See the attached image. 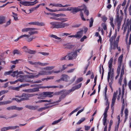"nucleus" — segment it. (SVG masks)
<instances>
[{"label":"nucleus","mask_w":131,"mask_h":131,"mask_svg":"<svg viewBox=\"0 0 131 131\" xmlns=\"http://www.w3.org/2000/svg\"><path fill=\"white\" fill-rule=\"evenodd\" d=\"M39 7V5H37L36 7L30 9H29V10L30 11V13H32L33 11L36 10Z\"/></svg>","instance_id":"f704fd0d"},{"label":"nucleus","mask_w":131,"mask_h":131,"mask_svg":"<svg viewBox=\"0 0 131 131\" xmlns=\"http://www.w3.org/2000/svg\"><path fill=\"white\" fill-rule=\"evenodd\" d=\"M12 74H11V76L14 77L16 76H17L19 74H21L22 73V72H18V71H16L12 72Z\"/></svg>","instance_id":"b1692460"},{"label":"nucleus","mask_w":131,"mask_h":131,"mask_svg":"<svg viewBox=\"0 0 131 131\" xmlns=\"http://www.w3.org/2000/svg\"><path fill=\"white\" fill-rule=\"evenodd\" d=\"M93 19L92 18H91L90 19V27H91L93 25Z\"/></svg>","instance_id":"8fccbe9b"},{"label":"nucleus","mask_w":131,"mask_h":131,"mask_svg":"<svg viewBox=\"0 0 131 131\" xmlns=\"http://www.w3.org/2000/svg\"><path fill=\"white\" fill-rule=\"evenodd\" d=\"M73 91H74L72 88L71 89L67 91L64 90L62 91H64V94L61 95L60 99L61 98H64L67 95L69 94L71 92Z\"/></svg>","instance_id":"4468645a"},{"label":"nucleus","mask_w":131,"mask_h":131,"mask_svg":"<svg viewBox=\"0 0 131 131\" xmlns=\"http://www.w3.org/2000/svg\"><path fill=\"white\" fill-rule=\"evenodd\" d=\"M117 119H118V123L117 124V127H116L115 129V131H116V130L117 131L118 129V128L119 125L120 123L121 122L120 119V117L119 115H118L117 116Z\"/></svg>","instance_id":"2f4dec72"},{"label":"nucleus","mask_w":131,"mask_h":131,"mask_svg":"<svg viewBox=\"0 0 131 131\" xmlns=\"http://www.w3.org/2000/svg\"><path fill=\"white\" fill-rule=\"evenodd\" d=\"M38 95L37 94H29L27 93H23L21 96H16V97L21 98L22 100H26L28 99L29 97H32L34 96Z\"/></svg>","instance_id":"39448f33"},{"label":"nucleus","mask_w":131,"mask_h":131,"mask_svg":"<svg viewBox=\"0 0 131 131\" xmlns=\"http://www.w3.org/2000/svg\"><path fill=\"white\" fill-rule=\"evenodd\" d=\"M12 14L13 15V16L14 17V19H15V20H18V17H17V14L16 13H14V12L12 13Z\"/></svg>","instance_id":"a19ab883"},{"label":"nucleus","mask_w":131,"mask_h":131,"mask_svg":"<svg viewBox=\"0 0 131 131\" xmlns=\"http://www.w3.org/2000/svg\"><path fill=\"white\" fill-rule=\"evenodd\" d=\"M125 67L124 64L122 65V68L121 70V73L120 75V78L119 80V83L120 85H121L123 79V75L124 74V69Z\"/></svg>","instance_id":"9d476101"},{"label":"nucleus","mask_w":131,"mask_h":131,"mask_svg":"<svg viewBox=\"0 0 131 131\" xmlns=\"http://www.w3.org/2000/svg\"><path fill=\"white\" fill-rule=\"evenodd\" d=\"M46 71L45 68L42 69L36 75V77L38 78L40 75H46Z\"/></svg>","instance_id":"dca6fc26"},{"label":"nucleus","mask_w":131,"mask_h":131,"mask_svg":"<svg viewBox=\"0 0 131 131\" xmlns=\"http://www.w3.org/2000/svg\"><path fill=\"white\" fill-rule=\"evenodd\" d=\"M30 36V35H29L24 34L20 36L19 38H21L24 37L27 38L26 39L27 41L28 42H29L31 41L33 39H35L36 38V37L34 36H33L32 37L29 38Z\"/></svg>","instance_id":"6e6552de"},{"label":"nucleus","mask_w":131,"mask_h":131,"mask_svg":"<svg viewBox=\"0 0 131 131\" xmlns=\"http://www.w3.org/2000/svg\"><path fill=\"white\" fill-rule=\"evenodd\" d=\"M102 26L104 30H106L107 27L105 23H103L102 24Z\"/></svg>","instance_id":"e2e57ef3"},{"label":"nucleus","mask_w":131,"mask_h":131,"mask_svg":"<svg viewBox=\"0 0 131 131\" xmlns=\"http://www.w3.org/2000/svg\"><path fill=\"white\" fill-rule=\"evenodd\" d=\"M50 24L53 26V28H64L68 26L69 24L63 22H51Z\"/></svg>","instance_id":"f257e3e1"},{"label":"nucleus","mask_w":131,"mask_h":131,"mask_svg":"<svg viewBox=\"0 0 131 131\" xmlns=\"http://www.w3.org/2000/svg\"><path fill=\"white\" fill-rule=\"evenodd\" d=\"M62 118V117H61L60 119H59L58 120L54 121L52 123V124L54 125L57 124L61 121Z\"/></svg>","instance_id":"37998d69"},{"label":"nucleus","mask_w":131,"mask_h":131,"mask_svg":"<svg viewBox=\"0 0 131 131\" xmlns=\"http://www.w3.org/2000/svg\"><path fill=\"white\" fill-rule=\"evenodd\" d=\"M68 60V58L67 55H66L64 57H62L61 58L60 60Z\"/></svg>","instance_id":"864d4df0"},{"label":"nucleus","mask_w":131,"mask_h":131,"mask_svg":"<svg viewBox=\"0 0 131 131\" xmlns=\"http://www.w3.org/2000/svg\"><path fill=\"white\" fill-rule=\"evenodd\" d=\"M46 9L48 10L49 11L51 12H55L57 11H67L66 9L65 8H63L61 9V10H52V9H50L47 7H46Z\"/></svg>","instance_id":"393cba45"},{"label":"nucleus","mask_w":131,"mask_h":131,"mask_svg":"<svg viewBox=\"0 0 131 131\" xmlns=\"http://www.w3.org/2000/svg\"><path fill=\"white\" fill-rule=\"evenodd\" d=\"M118 92V91H116V92H114L113 98L112 99V103L111 104V106H114V104L115 103L116 99L117 96V95Z\"/></svg>","instance_id":"f8f14e48"},{"label":"nucleus","mask_w":131,"mask_h":131,"mask_svg":"<svg viewBox=\"0 0 131 131\" xmlns=\"http://www.w3.org/2000/svg\"><path fill=\"white\" fill-rule=\"evenodd\" d=\"M53 71H46V75H48L51 74L52 73H53Z\"/></svg>","instance_id":"603ef678"},{"label":"nucleus","mask_w":131,"mask_h":131,"mask_svg":"<svg viewBox=\"0 0 131 131\" xmlns=\"http://www.w3.org/2000/svg\"><path fill=\"white\" fill-rule=\"evenodd\" d=\"M47 107H41L39 109H38L37 110L39 112H41L43 111V110H44L46 109L47 108Z\"/></svg>","instance_id":"3c124183"},{"label":"nucleus","mask_w":131,"mask_h":131,"mask_svg":"<svg viewBox=\"0 0 131 131\" xmlns=\"http://www.w3.org/2000/svg\"><path fill=\"white\" fill-rule=\"evenodd\" d=\"M83 80V79L82 78V77L80 78H78L77 79V82L78 83H79V82H81Z\"/></svg>","instance_id":"338daca9"},{"label":"nucleus","mask_w":131,"mask_h":131,"mask_svg":"<svg viewBox=\"0 0 131 131\" xmlns=\"http://www.w3.org/2000/svg\"><path fill=\"white\" fill-rule=\"evenodd\" d=\"M20 77L21 79H18V81H20L21 82H24L25 81V80L24 79V78H25V77L24 76H23L22 75H20Z\"/></svg>","instance_id":"c756f323"},{"label":"nucleus","mask_w":131,"mask_h":131,"mask_svg":"<svg viewBox=\"0 0 131 131\" xmlns=\"http://www.w3.org/2000/svg\"><path fill=\"white\" fill-rule=\"evenodd\" d=\"M128 86L130 90L131 91V80H130L128 83Z\"/></svg>","instance_id":"774afa93"},{"label":"nucleus","mask_w":131,"mask_h":131,"mask_svg":"<svg viewBox=\"0 0 131 131\" xmlns=\"http://www.w3.org/2000/svg\"><path fill=\"white\" fill-rule=\"evenodd\" d=\"M85 119V118L84 117H83L81 118L78 121V122L77 124L79 125L81 124V123L83 122Z\"/></svg>","instance_id":"4c0bfd02"},{"label":"nucleus","mask_w":131,"mask_h":131,"mask_svg":"<svg viewBox=\"0 0 131 131\" xmlns=\"http://www.w3.org/2000/svg\"><path fill=\"white\" fill-rule=\"evenodd\" d=\"M118 44L117 45H116V43L115 42H113L110 43V51L111 52L112 49H116V47L118 46Z\"/></svg>","instance_id":"6ab92c4d"},{"label":"nucleus","mask_w":131,"mask_h":131,"mask_svg":"<svg viewBox=\"0 0 131 131\" xmlns=\"http://www.w3.org/2000/svg\"><path fill=\"white\" fill-rule=\"evenodd\" d=\"M83 30H81L80 31L77 32V34H75L76 38H80L82 36L83 34Z\"/></svg>","instance_id":"aec40b11"},{"label":"nucleus","mask_w":131,"mask_h":131,"mask_svg":"<svg viewBox=\"0 0 131 131\" xmlns=\"http://www.w3.org/2000/svg\"><path fill=\"white\" fill-rule=\"evenodd\" d=\"M37 29L34 28H29V32H28L29 34L30 35V36L34 34H37L38 32L37 31H35L37 30Z\"/></svg>","instance_id":"2eb2a0df"},{"label":"nucleus","mask_w":131,"mask_h":131,"mask_svg":"<svg viewBox=\"0 0 131 131\" xmlns=\"http://www.w3.org/2000/svg\"><path fill=\"white\" fill-rule=\"evenodd\" d=\"M53 92H44L40 93L38 95L39 96L38 97V99H43L45 97H51L53 96Z\"/></svg>","instance_id":"7ed1b4c3"},{"label":"nucleus","mask_w":131,"mask_h":131,"mask_svg":"<svg viewBox=\"0 0 131 131\" xmlns=\"http://www.w3.org/2000/svg\"><path fill=\"white\" fill-rule=\"evenodd\" d=\"M62 80L66 81H68L70 79V77L68 75L64 74L62 75Z\"/></svg>","instance_id":"5701e85b"},{"label":"nucleus","mask_w":131,"mask_h":131,"mask_svg":"<svg viewBox=\"0 0 131 131\" xmlns=\"http://www.w3.org/2000/svg\"><path fill=\"white\" fill-rule=\"evenodd\" d=\"M81 11L84 10V13L87 16L89 15V11L87 9L85 5H83L81 6Z\"/></svg>","instance_id":"f3484780"},{"label":"nucleus","mask_w":131,"mask_h":131,"mask_svg":"<svg viewBox=\"0 0 131 131\" xmlns=\"http://www.w3.org/2000/svg\"><path fill=\"white\" fill-rule=\"evenodd\" d=\"M54 67V66L47 67L44 68L45 70H50L53 69Z\"/></svg>","instance_id":"49530a36"},{"label":"nucleus","mask_w":131,"mask_h":131,"mask_svg":"<svg viewBox=\"0 0 131 131\" xmlns=\"http://www.w3.org/2000/svg\"><path fill=\"white\" fill-rule=\"evenodd\" d=\"M6 109L9 110H16L18 111H20L23 109V108L17 107L16 106H12L7 107Z\"/></svg>","instance_id":"ddd939ff"},{"label":"nucleus","mask_w":131,"mask_h":131,"mask_svg":"<svg viewBox=\"0 0 131 131\" xmlns=\"http://www.w3.org/2000/svg\"><path fill=\"white\" fill-rule=\"evenodd\" d=\"M29 51L28 53L30 54H34L36 53V51H35L31 50L29 49Z\"/></svg>","instance_id":"4d7b16f0"},{"label":"nucleus","mask_w":131,"mask_h":131,"mask_svg":"<svg viewBox=\"0 0 131 131\" xmlns=\"http://www.w3.org/2000/svg\"><path fill=\"white\" fill-rule=\"evenodd\" d=\"M35 2V1L34 2L20 1L19 2L21 4L25 6H28L34 5V4H33V3H34Z\"/></svg>","instance_id":"1a4fd4ad"},{"label":"nucleus","mask_w":131,"mask_h":131,"mask_svg":"<svg viewBox=\"0 0 131 131\" xmlns=\"http://www.w3.org/2000/svg\"><path fill=\"white\" fill-rule=\"evenodd\" d=\"M116 34H115L113 36H112V37H111L109 40L110 41V43L113 42V41L114 39H115L116 37Z\"/></svg>","instance_id":"ea45409f"},{"label":"nucleus","mask_w":131,"mask_h":131,"mask_svg":"<svg viewBox=\"0 0 131 131\" xmlns=\"http://www.w3.org/2000/svg\"><path fill=\"white\" fill-rule=\"evenodd\" d=\"M81 6L78 7H72L71 12L73 13L74 12H78L81 11Z\"/></svg>","instance_id":"412c9836"},{"label":"nucleus","mask_w":131,"mask_h":131,"mask_svg":"<svg viewBox=\"0 0 131 131\" xmlns=\"http://www.w3.org/2000/svg\"><path fill=\"white\" fill-rule=\"evenodd\" d=\"M50 36L51 37L60 40L61 39V38L58 37L57 36L54 35H50Z\"/></svg>","instance_id":"58836bf2"},{"label":"nucleus","mask_w":131,"mask_h":131,"mask_svg":"<svg viewBox=\"0 0 131 131\" xmlns=\"http://www.w3.org/2000/svg\"><path fill=\"white\" fill-rule=\"evenodd\" d=\"M34 64H35V65H38L42 66H46L48 65V63H41L39 62H35Z\"/></svg>","instance_id":"a878e982"},{"label":"nucleus","mask_w":131,"mask_h":131,"mask_svg":"<svg viewBox=\"0 0 131 131\" xmlns=\"http://www.w3.org/2000/svg\"><path fill=\"white\" fill-rule=\"evenodd\" d=\"M120 7V5H118L117 7L116 10L117 11V15L115 19V20H116L117 22V26L118 27H120L122 19V16H119V14L118 13Z\"/></svg>","instance_id":"20e7f679"},{"label":"nucleus","mask_w":131,"mask_h":131,"mask_svg":"<svg viewBox=\"0 0 131 131\" xmlns=\"http://www.w3.org/2000/svg\"><path fill=\"white\" fill-rule=\"evenodd\" d=\"M25 86V85H21L18 87H17L15 88H14L12 89L14 90L18 91L19 88H20L21 87L24 86Z\"/></svg>","instance_id":"de8ad7c7"},{"label":"nucleus","mask_w":131,"mask_h":131,"mask_svg":"<svg viewBox=\"0 0 131 131\" xmlns=\"http://www.w3.org/2000/svg\"><path fill=\"white\" fill-rule=\"evenodd\" d=\"M52 100H41L39 101H36L35 103H41L43 102H52Z\"/></svg>","instance_id":"c85d7f7f"},{"label":"nucleus","mask_w":131,"mask_h":131,"mask_svg":"<svg viewBox=\"0 0 131 131\" xmlns=\"http://www.w3.org/2000/svg\"><path fill=\"white\" fill-rule=\"evenodd\" d=\"M123 57V55L122 54L119 57L118 60V63H122Z\"/></svg>","instance_id":"72a5a7b5"},{"label":"nucleus","mask_w":131,"mask_h":131,"mask_svg":"<svg viewBox=\"0 0 131 131\" xmlns=\"http://www.w3.org/2000/svg\"><path fill=\"white\" fill-rule=\"evenodd\" d=\"M80 107H78L76 109L72 111L70 114H69L68 116H70L71 115L73 114L74 113L78 111L80 109Z\"/></svg>","instance_id":"c9c22d12"},{"label":"nucleus","mask_w":131,"mask_h":131,"mask_svg":"<svg viewBox=\"0 0 131 131\" xmlns=\"http://www.w3.org/2000/svg\"><path fill=\"white\" fill-rule=\"evenodd\" d=\"M121 63H118V66L117 69V72H120Z\"/></svg>","instance_id":"79ce46f5"},{"label":"nucleus","mask_w":131,"mask_h":131,"mask_svg":"<svg viewBox=\"0 0 131 131\" xmlns=\"http://www.w3.org/2000/svg\"><path fill=\"white\" fill-rule=\"evenodd\" d=\"M39 53L41 54H42L44 56H48L49 54V53H46L43 52H39Z\"/></svg>","instance_id":"5fc2aeb1"},{"label":"nucleus","mask_w":131,"mask_h":131,"mask_svg":"<svg viewBox=\"0 0 131 131\" xmlns=\"http://www.w3.org/2000/svg\"><path fill=\"white\" fill-rule=\"evenodd\" d=\"M38 88H34L32 89H28L27 90H23V91L27 93H33L36 92H38L39 91V88H56L58 87L56 86H38Z\"/></svg>","instance_id":"f03ea898"},{"label":"nucleus","mask_w":131,"mask_h":131,"mask_svg":"<svg viewBox=\"0 0 131 131\" xmlns=\"http://www.w3.org/2000/svg\"><path fill=\"white\" fill-rule=\"evenodd\" d=\"M67 55L68 60H71L76 58L78 55L76 51H74L68 53Z\"/></svg>","instance_id":"0eeeda50"},{"label":"nucleus","mask_w":131,"mask_h":131,"mask_svg":"<svg viewBox=\"0 0 131 131\" xmlns=\"http://www.w3.org/2000/svg\"><path fill=\"white\" fill-rule=\"evenodd\" d=\"M8 92V90H3L0 92V96L1 95L7 93Z\"/></svg>","instance_id":"a18cd8bd"},{"label":"nucleus","mask_w":131,"mask_h":131,"mask_svg":"<svg viewBox=\"0 0 131 131\" xmlns=\"http://www.w3.org/2000/svg\"><path fill=\"white\" fill-rule=\"evenodd\" d=\"M119 94L118 95V97L117 98V99L118 100H119L120 99V96H121V90L120 88H119Z\"/></svg>","instance_id":"6e6d98bb"},{"label":"nucleus","mask_w":131,"mask_h":131,"mask_svg":"<svg viewBox=\"0 0 131 131\" xmlns=\"http://www.w3.org/2000/svg\"><path fill=\"white\" fill-rule=\"evenodd\" d=\"M124 88L123 89V90H122V95L121 96V99L122 101V102L123 104H125L124 100V99H123V96L124 94Z\"/></svg>","instance_id":"473e14b6"},{"label":"nucleus","mask_w":131,"mask_h":131,"mask_svg":"<svg viewBox=\"0 0 131 131\" xmlns=\"http://www.w3.org/2000/svg\"><path fill=\"white\" fill-rule=\"evenodd\" d=\"M125 117L124 120V122H125L127 118V117L128 116V110L127 109H125Z\"/></svg>","instance_id":"7c9ffc66"},{"label":"nucleus","mask_w":131,"mask_h":131,"mask_svg":"<svg viewBox=\"0 0 131 131\" xmlns=\"http://www.w3.org/2000/svg\"><path fill=\"white\" fill-rule=\"evenodd\" d=\"M49 6H51L52 7L54 6L57 7H67L70 6V5H62L60 4L50 3L49 4Z\"/></svg>","instance_id":"9b49d317"},{"label":"nucleus","mask_w":131,"mask_h":131,"mask_svg":"<svg viewBox=\"0 0 131 131\" xmlns=\"http://www.w3.org/2000/svg\"><path fill=\"white\" fill-rule=\"evenodd\" d=\"M36 75H28L27 76V77L29 78H38L37 77H36Z\"/></svg>","instance_id":"bf43d9fd"},{"label":"nucleus","mask_w":131,"mask_h":131,"mask_svg":"<svg viewBox=\"0 0 131 131\" xmlns=\"http://www.w3.org/2000/svg\"><path fill=\"white\" fill-rule=\"evenodd\" d=\"M12 72V71H9L6 72H5L4 74L5 75H9Z\"/></svg>","instance_id":"69168bd1"},{"label":"nucleus","mask_w":131,"mask_h":131,"mask_svg":"<svg viewBox=\"0 0 131 131\" xmlns=\"http://www.w3.org/2000/svg\"><path fill=\"white\" fill-rule=\"evenodd\" d=\"M80 15L81 17V18L82 19V20H83L85 21V19L84 18V16H83V13L82 12H80Z\"/></svg>","instance_id":"13d9d810"},{"label":"nucleus","mask_w":131,"mask_h":131,"mask_svg":"<svg viewBox=\"0 0 131 131\" xmlns=\"http://www.w3.org/2000/svg\"><path fill=\"white\" fill-rule=\"evenodd\" d=\"M113 60V58H111L109 60L108 63V65L109 68V72L108 73L107 80L108 82L109 81L111 76L112 68V66Z\"/></svg>","instance_id":"423d86ee"},{"label":"nucleus","mask_w":131,"mask_h":131,"mask_svg":"<svg viewBox=\"0 0 131 131\" xmlns=\"http://www.w3.org/2000/svg\"><path fill=\"white\" fill-rule=\"evenodd\" d=\"M82 85V83H80L74 86H73L72 88L73 91H74L75 90H77L80 88L81 86Z\"/></svg>","instance_id":"cd10ccee"},{"label":"nucleus","mask_w":131,"mask_h":131,"mask_svg":"<svg viewBox=\"0 0 131 131\" xmlns=\"http://www.w3.org/2000/svg\"><path fill=\"white\" fill-rule=\"evenodd\" d=\"M13 53L14 55L16 54L20 55L21 54L20 52L17 50H15L13 51Z\"/></svg>","instance_id":"09e8293b"},{"label":"nucleus","mask_w":131,"mask_h":131,"mask_svg":"<svg viewBox=\"0 0 131 131\" xmlns=\"http://www.w3.org/2000/svg\"><path fill=\"white\" fill-rule=\"evenodd\" d=\"M54 16H56L57 17H60V16L65 17V16H66V15L65 14H55V15H54Z\"/></svg>","instance_id":"c03bdc74"},{"label":"nucleus","mask_w":131,"mask_h":131,"mask_svg":"<svg viewBox=\"0 0 131 131\" xmlns=\"http://www.w3.org/2000/svg\"><path fill=\"white\" fill-rule=\"evenodd\" d=\"M8 130V127H5L2 128L1 129V131H6L7 130Z\"/></svg>","instance_id":"0e129e2a"},{"label":"nucleus","mask_w":131,"mask_h":131,"mask_svg":"<svg viewBox=\"0 0 131 131\" xmlns=\"http://www.w3.org/2000/svg\"><path fill=\"white\" fill-rule=\"evenodd\" d=\"M5 23V17L3 16H0V24H2Z\"/></svg>","instance_id":"bb28decb"},{"label":"nucleus","mask_w":131,"mask_h":131,"mask_svg":"<svg viewBox=\"0 0 131 131\" xmlns=\"http://www.w3.org/2000/svg\"><path fill=\"white\" fill-rule=\"evenodd\" d=\"M21 60L18 59V60H16L15 61H12L11 62L15 64L17 63H18V62L20 60Z\"/></svg>","instance_id":"680f3d73"},{"label":"nucleus","mask_w":131,"mask_h":131,"mask_svg":"<svg viewBox=\"0 0 131 131\" xmlns=\"http://www.w3.org/2000/svg\"><path fill=\"white\" fill-rule=\"evenodd\" d=\"M30 25H36L38 26H43L45 25L44 24L42 23H40L37 21L31 22L29 23Z\"/></svg>","instance_id":"a211bd4d"},{"label":"nucleus","mask_w":131,"mask_h":131,"mask_svg":"<svg viewBox=\"0 0 131 131\" xmlns=\"http://www.w3.org/2000/svg\"><path fill=\"white\" fill-rule=\"evenodd\" d=\"M29 28H23L22 29V31L23 32L29 31Z\"/></svg>","instance_id":"052dcab7"},{"label":"nucleus","mask_w":131,"mask_h":131,"mask_svg":"<svg viewBox=\"0 0 131 131\" xmlns=\"http://www.w3.org/2000/svg\"><path fill=\"white\" fill-rule=\"evenodd\" d=\"M26 108H28L32 110H35L37 109L39 107V106H29L26 105L25 106Z\"/></svg>","instance_id":"4be33fe9"},{"label":"nucleus","mask_w":131,"mask_h":131,"mask_svg":"<svg viewBox=\"0 0 131 131\" xmlns=\"http://www.w3.org/2000/svg\"><path fill=\"white\" fill-rule=\"evenodd\" d=\"M19 126H9L8 127V130L9 129H15L17 128H19Z\"/></svg>","instance_id":"e433bc0d"}]
</instances>
